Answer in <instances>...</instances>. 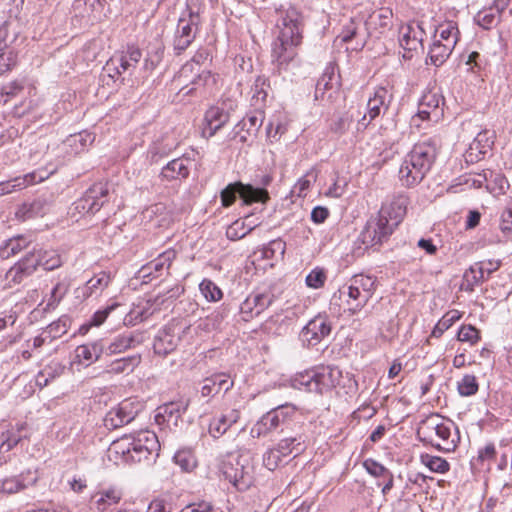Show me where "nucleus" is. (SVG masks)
<instances>
[{
    "label": "nucleus",
    "mask_w": 512,
    "mask_h": 512,
    "mask_svg": "<svg viewBox=\"0 0 512 512\" xmlns=\"http://www.w3.org/2000/svg\"><path fill=\"white\" fill-rule=\"evenodd\" d=\"M301 15L293 7L281 13L277 22L279 35L272 46V59L281 73L287 70L288 66L294 61L297 53L296 46L301 43Z\"/></svg>",
    "instance_id": "obj_1"
},
{
    "label": "nucleus",
    "mask_w": 512,
    "mask_h": 512,
    "mask_svg": "<svg viewBox=\"0 0 512 512\" xmlns=\"http://www.w3.org/2000/svg\"><path fill=\"white\" fill-rule=\"evenodd\" d=\"M408 199L404 195L395 196L384 204L378 215L371 218L360 234V240L366 247L380 245L386 241L406 215Z\"/></svg>",
    "instance_id": "obj_2"
},
{
    "label": "nucleus",
    "mask_w": 512,
    "mask_h": 512,
    "mask_svg": "<svg viewBox=\"0 0 512 512\" xmlns=\"http://www.w3.org/2000/svg\"><path fill=\"white\" fill-rule=\"evenodd\" d=\"M159 450L157 436L151 431H141L137 436L124 435L113 441L108 457L116 464L150 463Z\"/></svg>",
    "instance_id": "obj_3"
},
{
    "label": "nucleus",
    "mask_w": 512,
    "mask_h": 512,
    "mask_svg": "<svg viewBox=\"0 0 512 512\" xmlns=\"http://www.w3.org/2000/svg\"><path fill=\"white\" fill-rule=\"evenodd\" d=\"M439 150L436 138L417 142L403 159L399 169V180L405 187L418 185L432 168Z\"/></svg>",
    "instance_id": "obj_4"
},
{
    "label": "nucleus",
    "mask_w": 512,
    "mask_h": 512,
    "mask_svg": "<svg viewBox=\"0 0 512 512\" xmlns=\"http://www.w3.org/2000/svg\"><path fill=\"white\" fill-rule=\"evenodd\" d=\"M342 371L336 366H318L297 373L291 379L294 389L324 394L339 385Z\"/></svg>",
    "instance_id": "obj_5"
},
{
    "label": "nucleus",
    "mask_w": 512,
    "mask_h": 512,
    "mask_svg": "<svg viewBox=\"0 0 512 512\" xmlns=\"http://www.w3.org/2000/svg\"><path fill=\"white\" fill-rule=\"evenodd\" d=\"M376 290V279L368 275H354L338 290V298L352 314L360 312L372 298Z\"/></svg>",
    "instance_id": "obj_6"
},
{
    "label": "nucleus",
    "mask_w": 512,
    "mask_h": 512,
    "mask_svg": "<svg viewBox=\"0 0 512 512\" xmlns=\"http://www.w3.org/2000/svg\"><path fill=\"white\" fill-rule=\"evenodd\" d=\"M453 427L452 421L445 420L438 414H431L420 423L417 435L421 441L450 452L456 448V442L451 437Z\"/></svg>",
    "instance_id": "obj_7"
},
{
    "label": "nucleus",
    "mask_w": 512,
    "mask_h": 512,
    "mask_svg": "<svg viewBox=\"0 0 512 512\" xmlns=\"http://www.w3.org/2000/svg\"><path fill=\"white\" fill-rule=\"evenodd\" d=\"M296 408L293 405L285 404L275 407L262 415L258 421L251 427L250 435L252 438H266L276 432L278 428L285 424L295 414Z\"/></svg>",
    "instance_id": "obj_8"
},
{
    "label": "nucleus",
    "mask_w": 512,
    "mask_h": 512,
    "mask_svg": "<svg viewBox=\"0 0 512 512\" xmlns=\"http://www.w3.org/2000/svg\"><path fill=\"white\" fill-rule=\"evenodd\" d=\"M200 25L199 13L187 8L179 18L173 36V50L176 55H181L193 43Z\"/></svg>",
    "instance_id": "obj_9"
},
{
    "label": "nucleus",
    "mask_w": 512,
    "mask_h": 512,
    "mask_svg": "<svg viewBox=\"0 0 512 512\" xmlns=\"http://www.w3.org/2000/svg\"><path fill=\"white\" fill-rule=\"evenodd\" d=\"M237 195L246 205L257 202L265 203L269 199V194L266 189L254 187L250 184H243L242 182H235L229 184L221 191L220 197L222 206H231L235 202Z\"/></svg>",
    "instance_id": "obj_10"
},
{
    "label": "nucleus",
    "mask_w": 512,
    "mask_h": 512,
    "mask_svg": "<svg viewBox=\"0 0 512 512\" xmlns=\"http://www.w3.org/2000/svg\"><path fill=\"white\" fill-rule=\"evenodd\" d=\"M108 193L107 183H95L85 192L82 198L74 203V208L79 214L94 215L104 205Z\"/></svg>",
    "instance_id": "obj_11"
},
{
    "label": "nucleus",
    "mask_w": 512,
    "mask_h": 512,
    "mask_svg": "<svg viewBox=\"0 0 512 512\" xmlns=\"http://www.w3.org/2000/svg\"><path fill=\"white\" fill-rule=\"evenodd\" d=\"M139 411L140 406L138 403L125 399L106 413L104 426L109 430L120 428L132 422Z\"/></svg>",
    "instance_id": "obj_12"
},
{
    "label": "nucleus",
    "mask_w": 512,
    "mask_h": 512,
    "mask_svg": "<svg viewBox=\"0 0 512 512\" xmlns=\"http://www.w3.org/2000/svg\"><path fill=\"white\" fill-rule=\"evenodd\" d=\"M392 89L387 87H378L374 95L367 102V114L358 121L357 129L364 130L372 120L378 117L382 111H386L392 102Z\"/></svg>",
    "instance_id": "obj_13"
},
{
    "label": "nucleus",
    "mask_w": 512,
    "mask_h": 512,
    "mask_svg": "<svg viewBox=\"0 0 512 512\" xmlns=\"http://www.w3.org/2000/svg\"><path fill=\"white\" fill-rule=\"evenodd\" d=\"M331 333V323L326 315H317L302 329L300 337L309 346H315Z\"/></svg>",
    "instance_id": "obj_14"
},
{
    "label": "nucleus",
    "mask_w": 512,
    "mask_h": 512,
    "mask_svg": "<svg viewBox=\"0 0 512 512\" xmlns=\"http://www.w3.org/2000/svg\"><path fill=\"white\" fill-rule=\"evenodd\" d=\"M443 103L444 98L439 93L434 91L424 93L419 103L418 113L413 117V122L416 123L417 119L433 122L439 121L443 114L440 104Z\"/></svg>",
    "instance_id": "obj_15"
},
{
    "label": "nucleus",
    "mask_w": 512,
    "mask_h": 512,
    "mask_svg": "<svg viewBox=\"0 0 512 512\" xmlns=\"http://www.w3.org/2000/svg\"><path fill=\"white\" fill-rule=\"evenodd\" d=\"M274 295L271 293L250 294L240 305L241 319L245 322L259 316L272 305Z\"/></svg>",
    "instance_id": "obj_16"
},
{
    "label": "nucleus",
    "mask_w": 512,
    "mask_h": 512,
    "mask_svg": "<svg viewBox=\"0 0 512 512\" xmlns=\"http://www.w3.org/2000/svg\"><path fill=\"white\" fill-rule=\"evenodd\" d=\"M424 35L425 31L418 22L402 25L399 30L400 46L409 54L418 51L423 48Z\"/></svg>",
    "instance_id": "obj_17"
},
{
    "label": "nucleus",
    "mask_w": 512,
    "mask_h": 512,
    "mask_svg": "<svg viewBox=\"0 0 512 512\" xmlns=\"http://www.w3.org/2000/svg\"><path fill=\"white\" fill-rule=\"evenodd\" d=\"M230 119V113L223 107L212 106L204 116L202 136L210 138L214 136Z\"/></svg>",
    "instance_id": "obj_18"
},
{
    "label": "nucleus",
    "mask_w": 512,
    "mask_h": 512,
    "mask_svg": "<svg viewBox=\"0 0 512 512\" xmlns=\"http://www.w3.org/2000/svg\"><path fill=\"white\" fill-rule=\"evenodd\" d=\"M494 144V133L488 130L481 131L469 145L465 153L467 162H478L491 150Z\"/></svg>",
    "instance_id": "obj_19"
},
{
    "label": "nucleus",
    "mask_w": 512,
    "mask_h": 512,
    "mask_svg": "<svg viewBox=\"0 0 512 512\" xmlns=\"http://www.w3.org/2000/svg\"><path fill=\"white\" fill-rule=\"evenodd\" d=\"M54 171H51L52 174ZM49 176V173L44 171H34L24 176H18L13 179L3 181L0 183V196L13 193L27 188L30 185L42 182Z\"/></svg>",
    "instance_id": "obj_20"
},
{
    "label": "nucleus",
    "mask_w": 512,
    "mask_h": 512,
    "mask_svg": "<svg viewBox=\"0 0 512 512\" xmlns=\"http://www.w3.org/2000/svg\"><path fill=\"white\" fill-rule=\"evenodd\" d=\"M36 271V261L33 255L29 253L15 263L5 275V279L9 286L20 284L23 280L30 277Z\"/></svg>",
    "instance_id": "obj_21"
},
{
    "label": "nucleus",
    "mask_w": 512,
    "mask_h": 512,
    "mask_svg": "<svg viewBox=\"0 0 512 512\" xmlns=\"http://www.w3.org/2000/svg\"><path fill=\"white\" fill-rule=\"evenodd\" d=\"M179 340L178 334L175 333V327L165 326L158 331L154 338V352L158 355L166 356L176 349Z\"/></svg>",
    "instance_id": "obj_22"
},
{
    "label": "nucleus",
    "mask_w": 512,
    "mask_h": 512,
    "mask_svg": "<svg viewBox=\"0 0 512 512\" xmlns=\"http://www.w3.org/2000/svg\"><path fill=\"white\" fill-rule=\"evenodd\" d=\"M234 386V381L224 373L214 374L205 378L201 387V395L203 397H214L220 392H228Z\"/></svg>",
    "instance_id": "obj_23"
},
{
    "label": "nucleus",
    "mask_w": 512,
    "mask_h": 512,
    "mask_svg": "<svg viewBox=\"0 0 512 512\" xmlns=\"http://www.w3.org/2000/svg\"><path fill=\"white\" fill-rule=\"evenodd\" d=\"M216 475L220 480H244L248 472L238 461L234 463L229 455L227 459L218 461Z\"/></svg>",
    "instance_id": "obj_24"
},
{
    "label": "nucleus",
    "mask_w": 512,
    "mask_h": 512,
    "mask_svg": "<svg viewBox=\"0 0 512 512\" xmlns=\"http://www.w3.org/2000/svg\"><path fill=\"white\" fill-rule=\"evenodd\" d=\"M176 258V252L173 249H168L165 252L161 253L157 258L144 265L140 269V273L143 278L154 276H159L164 269H169L173 260Z\"/></svg>",
    "instance_id": "obj_25"
},
{
    "label": "nucleus",
    "mask_w": 512,
    "mask_h": 512,
    "mask_svg": "<svg viewBox=\"0 0 512 512\" xmlns=\"http://www.w3.org/2000/svg\"><path fill=\"white\" fill-rule=\"evenodd\" d=\"M188 163L185 158L173 159L162 168L160 177L166 181L186 179L190 174Z\"/></svg>",
    "instance_id": "obj_26"
},
{
    "label": "nucleus",
    "mask_w": 512,
    "mask_h": 512,
    "mask_svg": "<svg viewBox=\"0 0 512 512\" xmlns=\"http://www.w3.org/2000/svg\"><path fill=\"white\" fill-rule=\"evenodd\" d=\"M50 208V203L46 198L39 197L33 200L31 203H24L19 207L16 212V216L25 221L35 217L45 215Z\"/></svg>",
    "instance_id": "obj_27"
},
{
    "label": "nucleus",
    "mask_w": 512,
    "mask_h": 512,
    "mask_svg": "<svg viewBox=\"0 0 512 512\" xmlns=\"http://www.w3.org/2000/svg\"><path fill=\"white\" fill-rule=\"evenodd\" d=\"M141 363L139 354L122 357L111 361L105 369V373L110 375L130 374Z\"/></svg>",
    "instance_id": "obj_28"
},
{
    "label": "nucleus",
    "mask_w": 512,
    "mask_h": 512,
    "mask_svg": "<svg viewBox=\"0 0 512 512\" xmlns=\"http://www.w3.org/2000/svg\"><path fill=\"white\" fill-rule=\"evenodd\" d=\"M114 57L118 60L117 67L120 73L123 74L131 72L136 67L142 57V52L138 47L128 46L125 51L116 52Z\"/></svg>",
    "instance_id": "obj_29"
},
{
    "label": "nucleus",
    "mask_w": 512,
    "mask_h": 512,
    "mask_svg": "<svg viewBox=\"0 0 512 512\" xmlns=\"http://www.w3.org/2000/svg\"><path fill=\"white\" fill-rule=\"evenodd\" d=\"M270 89L271 88L268 79L265 76H258L250 90L251 105L254 108L263 109L266 105Z\"/></svg>",
    "instance_id": "obj_30"
},
{
    "label": "nucleus",
    "mask_w": 512,
    "mask_h": 512,
    "mask_svg": "<svg viewBox=\"0 0 512 512\" xmlns=\"http://www.w3.org/2000/svg\"><path fill=\"white\" fill-rule=\"evenodd\" d=\"M104 353V345L102 341H94L77 346L75 349V357L80 361L91 364L97 361Z\"/></svg>",
    "instance_id": "obj_31"
},
{
    "label": "nucleus",
    "mask_w": 512,
    "mask_h": 512,
    "mask_svg": "<svg viewBox=\"0 0 512 512\" xmlns=\"http://www.w3.org/2000/svg\"><path fill=\"white\" fill-rule=\"evenodd\" d=\"M29 255H33L36 261V268L41 266L43 269L50 271L60 267L62 264L61 257L55 250H33L29 252Z\"/></svg>",
    "instance_id": "obj_32"
},
{
    "label": "nucleus",
    "mask_w": 512,
    "mask_h": 512,
    "mask_svg": "<svg viewBox=\"0 0 512 512\" xmlns=\"http://www.w3.org/2000/svg\"><path fill=\"white\" fill-rule=\"evenodd\" d=\"M275 446L285 457H288L293 453L298 455L305 449V437L301 434L285 437L279 440Z\"/></svg>",
    "instance_id": "obj_33"
},
{
    "label": "nucleus",
    "mask_w": 512,
    "mask_h": 512,
    "mask_svg": "<svg viewBox=\"0 0 512 512\" xmlns=\"http://www.w3.org/2000/svg\"><path fill=\"white\" fill-rule=\"evenodd\" d=\"M209 56H210V54L207 49H205V48L198 49L195 52V54L193 55V57L191 58V60L186 62L182 66V68L179 72L178 78L179 79H182V78L187 79L192 74H194V72L197 71V69L202 70L201 66L203 64H205L206 61H208Z\"/></svg>",
    "instance_id": "obj_34"
},
{
    "label": "nucleus",
    "mask_w": 512,
    "mask_h": 512,
    "mask_svg": "<svg viewBox=\"0 0 512 512\" xmlns=\"http://www.w3.org/2000/svg\"><path fill=\"white\" fill-rule=\"evenodd\" d=\"M122 491L117 488H109L96 492L92 499L94 500L96 509L104 511L107 506L117 504L122 498Z\"/></svg>",
    "instance_id": "obj_35"
},
{
    "label": "nucleus",
    "mask_w": 512,
    "mask_h": 512,
    "mask_svg": "<svg viewBox=\"0 0 512 512\" xmlns=\"http://www.w3.org/2000/svg\"><path fill=\"white\" fill-rule=\"evenodd\" d=\"M337 85L338 81L335 77V67L333 65H328L316 83L315 98L324 99L326 91L335 88Z\"/></svg>",
    "instance_id": "obj_36"
},
{
    "label": "nucleus",
    "mask_w": 512,
    "mask_h": 512,
    "mask_svg": "<svg viewBox=\"0 0 512 512\" xmlns=\"http://www.w3.org/2000/svg\"><path fill=\"white\" fill-rule=\"evenodd\" d=\"M111 282L110 274L100 272L90 278L83 287L82 293L84 297L100 294Z\"/></svg>",
    "instance_id": "obj_37"
},
{
    "label": "nucleus",
    "mask_w": 512,
    "mask_h": 512,
    "mask_svg": "<svg viewBox=\"0 0 512 512\" xmlns=\"http://www.w3.org/2000/svg\"><path fill=\"white\" fill-rule=\"evenodd\" d=\"M136 345L135 337L130 334L116 336L107 346H104L106 355H114L125 352Z\"/></svg>",
    "instance_id": "obj_38"
},
{
    "label": "nucleus",
    "mask_w": 512,
    "mask_h": 512,
    "mask_svg": "<svg viewBox=\"0 0 512 512\" xmlns=\"http://www.w3.org/2000/svg\"><path fill=\"white\" fill-rule=\"evenodd\" d=\"M436 38L434 41L441 44H450L455 47L459 40V30L454 22H446L438 26L436 29Z\"/></svg>",
    "instance_id": "obj_39"
},
{
    "label": "nucleus",
    "mask_w": 512,
    "mask_h": 512,
    "mask_svg": "<svg viewBox=\"0 0 512 512\" xmlns=\"http://www.w3.org/2000/svg\"><path fill=\"white\" fill-rule=\"evenodd\" d=\"M265 119L264 111L260 108H255L254 112L248 114L238 123V128L246 129V134L256 135L261 128Z\"/></svg>",
    "instance_id": "obj_40"
},
{
    "label": "nucleus",
    "mask_w": 512,
    "mask_h": 512,
    "mask_svg": "<svg viewBox=\"0 0 512 512\" xmlns=\"http://www.w3.org/2000/svg\"><path fill=\"white\" fill-rule=\"evenodd\" d=\"M454 48L455 47L450 46V44H441L440 42L434 41L428 53L430 64L440 67L449 58Z\"/></svg>",
    "instance_id": "obj_41"
},
{
    "label": "nucleus",
    "mask_w": 512,
    "mask_h": 512,
    "mask_svg": "<svg viewBox=\"0 0 512 512\" xmlns=\"http://www.w3.org/2000/svg\"><path fill=\"white\" fill-rule=\"evenodd\" d=\"M69 290V282L66 280L58 281L55 286L50 291L48 298L46 299V304L43 308L44 312L54 310L61 300L65 297Z\"/></svg>",
    "instance_id": "obj_42"
},
{
    "label": "nucleus",
    "mask_w": 512,
    "mask_h": 512,
    "mask_svg": "<svg viewBox=\"0 0 512 512\" xmlns=\"http://www.w3.org/2000/svg\"><path fill=\"white\" fill-rule=\"evenodd\" d=\"M105 0H75L73 8L83 16L97 18L101 15Z\"/></svg>",
    "instance_id": "obj_43"
},
{
    "label": "nucleus",
    "mask_w": 512,
    "mask_h": 512,
    "mask_svg": "<svg viewBox=\"0 0 512 512\" xmlns=\"http://www.w3.org/2000/svg\"><path fill=\"white\" fill-rule=\"evenodd\" d=\"M28 244L29 241L23 236L10 238L0 246V257L8 259L22 251Z\"/></svg>",
    "instance_id": "obj_44"
},
{
    "label": "nucleus",
    "mask_w": 512,
    "mask_h": 512,
    "mask_svg": "<svg viewBox=\"0 0 512 512\" xmlns=\"http://www.w3.org/2000/svg\"><path fill=\"white\" fill-rule=\"evenodd\" d=\"M70 325V318L64 315L61 316L57 321H54L51 324H49L43 331V334H47L49 341L52 342L53 340L65 335L68 329L70 328Z\"/></svg>",
    "instance_id": "obj_45"
},
{
    "label": "nucleus",
    "mask_w": 512,
    "mask_h": 512,
    "mask_svg": "<svg viewBox=\"0 0 512 512\" xmlns=\"http://www.w3.org/2000/svg\"><path fill=\"white\" fill-rule=\"evenodd\" d=\"M194 73L195 76L191 79L190 84L181 89L184 95L191 94L193 91H196L201 87H205L209 82H214L211 72L206 69H197Z\"/></svg>",
    "instance_id": "obj_46"
},
{
    "label": "nucleus",
    "mask_w": 512,
    "mask_h": 512,
    "mask_svg": "<svg viewBox=\"0 0 512 512\" xmlns=\"http://www.w3.org/2000/svg\"><path fill=\"white\" fill-rule=\"evenodd\" d=\"M500 19L501 13L492 6L479 11L475 16L477 24L486 30L495 27L500 22Z\"/></svg>",
    "instance_id": "obj_47"
},
{
    "label": "nucleus",
    "mask_w": 512,
    "mask_h": 512,
    "mask_svg": "<svg viewBox=\"0 0 512 512\" xmlns=\"http://www.w3.org/2000/svg\"><path fill=\"white\" fill-rule=\"evenodd\" d=\"M173 460L184 472H191L197 466V459L194 452L188 448L178 450L175 453Z\"/></svg>",
    "instance_id": "obj_48"
},
{
    "label": "nucleus",
    "mask_w": 512,
    "mask_h": 512,
    "mask_svg": "<svg viewBox=\"0 0 512 512\" xmlns=\"http://www.w3.org/2000/svg\"><path fill=\"white\" fill-rule=\"evenodd\" d=\"M256 226L257 224L251 225L247 224L245 220L237 219L227 227L226 236L231 241H237L244 238Z\"/></svg>",
    "instance_id": "obj_49"
},
{
    "label": "nucleus",
    "mask_w": 512,
    "mask_h": 512,
    "mask_svg": "<svg viewBox=\"0 0 512 512\" xmlns=\"http://www.w3.org/2000/svg\"><path fill=\"white\" fill-rule=\"evenodd\" d=\"M180 414V404L171 402L158 408L155 420L159 425L164 422L169 423L170 421H174L176 423Z\"/></svg>",
    "instance_id": "obj_50"
},
{
    "label": "nucleus",
    "mask_w": 512,
    "mask_h": 512,
    "mask_svg": "<svg viewBox=\"0 0 512 512\" xmlns=\"http://www.w3.org/2000/svg\"><path fill=\"white\" fill-rule=\"evenodd\" d=\"M461 316L462 315L458 310H451L447 312L434 326L431 336L435 338L441 337L446 330L461 318Z\"/></svg>",
    "instance_id": "obj_51"
},
{
    "label": "nucleus",
    "mask_w": 512,
    "mask_h": 512,
    "mask_svg": "<svg viewBox=\"0 0 512 512\" xmlns=\"http://www.w3.org/2000/svg\"><path fill=\"white\" fill-rule=\"evenodd\" d=\"M24 427V424H18L16 432L13 429L3 432L1 434L2 442L0 445V451L8 452L15 447L21 441L22 436L19 433L24 429Z\"/></svg>",
    "instance_id": "obj_52"
},
{
    "label": "nucleus",
    "mask_w": 512,
    "mask_h": 512,
    "mask_svg": "<svg viewBox=\"0 0 512 512\" xmlns=\"http://www.w3.org/2000/svg\"><path fill=\"white\" fill-rule=\"evenodd\" d=\"M421 462L432 472L445 473L449 470V463L438 456L425 454L421 456Z\"/></svg>",
    "instance_id": "obj_53"
},
{
    "label": "nucleus",
    "mask_w": 512,
    "mask_h": 512,
    "mask_svg": "<svg viewBox=\"0 0 512 512\" xmlns=\"http://www.w3.org/2000/svg\"><path fill=\"white\" fill-rule=\"evenodd\" d=\"M199 289L206 300L211 302L219 301L223 297L221 289L210 279H204Z\"/></svg>",
    "instance_id": "obj_54"
},
{
    "label": "nucleus",
    "mask_w": 512,
    "mask_h": 512,
    "mask_svg": "<svg viewBox=\"0 0 512 512\" xmlns=\"http://www.w3.org/2000/svg\"><path fill=\"white\" fill-rule=\"evenodd\" d=\"M458 392L461 396H472L478 392L479 385L474 375L466 374L458 382Z\"/></svg>",
    "instance_id": "obj_55"
},
{
    "label": "nucleus",
    "mask_w": 512,
    "mask_h": 512,
    "mask_svg": "<svg viewBox=\"0 0 512 512\" xmlns=\"http://www.w3.org/2000/svg\"><path fill=\"white\" fill-rule=\"evenodd\" d=\"M363 466L372 477L392 480L389 470L373 459L365 460Z\"/></svg>",
    "instance_id": "obj_56"
},
{
    "label": "nucleus",
    "mask_w": 512,
    "mask_h": 512,
    "mask_svg": "<svg viewBox=\"0 0 512 512\" xmlns=\"http://www.w3.org/2000/svg\"><path fill=\"white\" fill-rule=\"evenodd\" d=\"M480 332L472 325H463L457 333V339L475 345L480 340Z\"/></svg>",
    "instance_id": "obj_57"
},
{
    "label": "nucleus",
    "mask_w": 512,
    "mask_h": 512,
    "mask_svg": "<svg viewBox=\"0 0 512 512\" xmlns=\"http://www.w3.org/2000/svg\"><path fill=\"white\" fill-rule=\"evenodd\" d=\"M283 458L285 456L274 446L264 453L263 464L268 470L273 471L278 467Z\"/></svg>",
    "instance_id": "obj_58"
},
{
    "label": "nucleus",
    "mask_w": 512,
    "mask_h": 512,
    "mask_svg": "<svg viewBox=\"0 0 512 512\" xmlns=\"http://www.w3.org/2000/svg\"><path fill=\"white\" fill-rule=\"evenodd\" d=\"M326 278L327 276L323 269L315 268L306 276L305 281L308 287L319 289L324 286Z\"/></svg>",
    "instance_id": "obj_59"
},
{
    "label": "nucleus",
    "mask_w": 512,
    "mask_h": 512,
    "mask_svg": "<svg viewBox=\"0 0 512 512\" xmlns=\"http://www.w3.org/2000/svg\"><path fill=\"white\" fill-rule=\"evenodd\" d=\"M230 424L225 421V417L220 415L219 417H215L211 420L209 424V433L213 438H219L222 436L229 428Z\"/></svg>",
    "instance_id": "obj_60"
},
{
    "label": "nucleus",
    "mask_w": 512,
    "mask_h": 512,
    "mask_svg": "<svg viewBox=\"0 0 512 512\" xmlns=\"http://www.w3.org/2000/svg\"><path fill=\"white\" fill-rule=\"evenodd\" d=\"M359 24L360 21H357L356 18H350L349 22L343 26L337 39H340L344 43L351 41L353 37L357 35Z\"/></svg>",
    "instance_id": "obj_61"
},
{
    "label": "nucleus",
    "mask_w": 512,
    "mask_h": 512,
    "mask_svg": "<svg viewBox=\"0 0 512 512\" xmlns=\"http://www.w3.org/2000/svg\"><path fill=\"white\" fill-rule=\"evenodd\" d=\"M464 280L472 290L474 285L479 284L485 280L483 273L477 268L476 263L469 268L464 274Z\"/></svg>",
    "instance_id": "obj_62"
},
{
    "label": "nucleus",
    "mask_w": 512,
    "mask_h": 512,
    "mask_svg": "<svg viewBox=\"0 0 512 512\" xmlns=\"http://www.w3.org/2000/svg\"><path fill=\"white\" fill-rule=\"evenodd\" d=\"M351 118L347 114L336 117L331 125L330 129L333 133L343 135L349 128Z\"/></svg>",
    "instance_id": "obj_63"
},
{
    "label": "nucleus",
    "mask_w": 512,
    "mask_h": 512,
    "mask_svg": "<svg viewBox=\"0 0 512 512\" xmlns=\"http://www.w3.org/2000/svg\"><path fill=\"white\" fill-rule=\"evenodd\" d=\"M16 64V54L13 50L2 52L0 54V75L11 70Z\"/></svg>",
    "instance_id": "obj_64"
}]
</instances>
